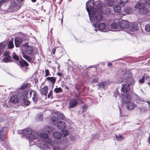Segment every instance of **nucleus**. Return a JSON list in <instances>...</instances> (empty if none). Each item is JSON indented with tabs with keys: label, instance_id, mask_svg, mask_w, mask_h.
I'll list each match as a JSON object with an SVG mask.
<instances>
[{
	"label": "nucleus",
	"instance_id": "nucleus-6",
	"mask_svg": "<svg viewBox=\"0 0 150 150\" xmlns=\"http://www.w3.org/2000/svg\"><path fill=\"white\" fill-rule=\"evenodd\" d=\"M129 25L130 24L129 21L122 20L120 22V29H119V30L121 31L123 30L124 29L127 28Z\"/></svg>",
	"mask_w": 150,
	"mask_h": 150
},
{
	"label": "nucleus",
	"instance_id": "nucleus-60",
	"mask_svg": "<svg viewBox=\"0 0 150 150\" xmlns=\"http://www.w3.org/2000/svg\"><path fill=\"white\" fill-rule=\"evenodd\" d=\"M56 49L55 48H53L52 50V52L54 54H55L56 51Z\"/></svg>",
	"mask_w": 150,
	"mask_h": 150
},
{
	"label": "nucleus",
	"instance_id": "nucleus-52",
	"mask_svg": "<svg viewBox=\"0 0 150 150\" xmlns=\"http://www.w3.org/2000/svg\"><path fill=\"white\" fill-rule=\"evenodd\" d=\"M145 80V77L144 76L141 79L139 80V82L140 83L142 84L144 83Z\"/></svg>",
	"mask_w": 150,
	"mask_h": 150
},
{
	"label": "nucleus",
	"instance_id": "nucleus-43",
	"mask_svg": "<svg viewBox=\"0 0 150 150\" xmlns=\"http://www.w3.org/2000/svg\"><path fill=\"white\" fill-rule=\"evenodd\" d=\"M116 137L117 140H123L124 138L122 135L120 134H119L118 135H116Z\"/></svg>",
	"mask_w": 150,
	"mask_h": 150
},
{
	"label": "nucleus",
	"instance_id": "nucleus-32",
	"mask_svg": "<svg viewBox=\"0 0 150 150\" xmlns=\"http://www.w3.org/2000/svg\"><path fill=\"white\" fill-rule=\"evenodd\" d=\"M113 9L115 12L119 13L121 11V8L119 6H116L114 7Z\"/></svg>",
	"mask_w": 150,
	"mask_h": 150
},
{
	"label": "nucleus",
	"instance_id": "nucleus-27",
	"mask_svg": "<svg viewBox=\"0 0 150 150\" xmlns=\"http://www.w3.org/2000/svg\"><path fill=\"white\" fill-rule=\"evenodd\" d=\"M145 6V5L143 3L141 2L138 3L135 6V8H136L139 9V10L142 9Z\"/></svg>",
	"mask_w": 150,
	"mask_h": 150
},
{
	"label": "nucleus",
	"instance_id": "nucleus-22",
	"mask_svg": "<svg viewBox=\"0 0 150 150\" xmlns=\"http://www.w3.org/2000/svg\"><path fill=\"white\" fill-rule=\"evenodd\" d=\"M19 63L20 66L22 67H24L25 66L28 67L29 65V64L23 59L19 61Z\"/></svg>",
	"mask_w": 150,
	"mask_h": 150
},
{
	"label": "nucleus",
	"instance_id": "nucleus-51",
	"mask_svg": "<svg viewBox=\"0 0 150 150\" xmlns=\"http://www.w3.org/2000/svg\"><path fill=\"white\" fill-rule=\"evenodd\" d=\"M144 2V4H146L147 6H149L150 5V1L149 0H145L142 1Z\"/></svg>",
	"mask_w": 150,
	"mask_h": 150
},
{
	"label": "nucleus",
	"instance_id": "nucleus-57",
	"mask_svg": "<svg viewBox=\"0 0 150 150\" xmlns=\"http://www.w3.org/2000/svg\"><path fill=\"white\" fill-rule=\"evenodd\" d=\"M119 79V80L118 81H117V83H120L123 81V79L122 78H118Z\"/></svg>",
	"mask_w": 150,
	"mask_h": 150
},
{
	"label": "nucleus",
	"instance_id": "nucleus-21",
	"mask_svg": "<svg viewBox=\"0 0 150 150\" xmlns=\"http://www.w3.org/2000/svg\"><path fill=\"white\" fill-rule=\"evenodd\" d=\"M138 29V26L137 23H132L130 27V30L132 31H135Z\"/></svg>",
	"mask_w": 150,
	"mask_h": 150
},
{
	"label": "nucleus",
	"instance_id": "nucleus-15",
	"mask_svg": "<svg viewBox=\"0 0 150 150\" xmlns=\"http://www.w3.org/2000/svg\"><path fill=\"white\" fill-rule=\"evenodd\" d=\"M10 101L11 103L16 104L18 102L19 98L18 96L16 95H13L10 98Z\"/></svg>",
	"mask_w": 150,
	"mask_h": 150
},
{
	"label": "nucleus",
	"instance_id": "nucleus-28",
	"mask_svg": "<svg viewBox=\"0 0 150 150\" xmlns=\"http://www.w3.org/2000/svg\"><path fill=\"white\" fill-rule=\"evenodd\" d=\"M53 136L55 139H59L62 137L61 134L57 132H54Z\"/></svg>",
	"mask_w": 150,
	"mask_h": 150
},
{
	"label": "nucleus",
	"instance_id": "nucleus-55",
	"mask_svg": "<svg viewBox=\"0 0 150 150\" xmlns=\"http://www.w3.org/2000/svg\"><path fill=\"white\" fill-rule=\"evenodd\" d=\"M143 101L142 100L139 99L136 100V103L139 104H141L142 103Z\"/></svg>",
	"mask_w": 150,
	"mask_h": 150
},
{
	"label": "nucleus",
	"instance_id": "nucleus-53",
	"mask_svg": "<svg viewBox=\"0 0 150 150\" xmlns=\"http://www.w3.org/2000/svg\"><path fill=\"white\" fill-rule=\"evenodd\" d=\"M24 84L26 88H29L31 86V84L30 83H25Z\"/></svg>",
	"mask_w": 150,
	"mask_h": 150
},
{
	"label": "nucleus",
	"instance_id": "nucleus-37",
	"mask_svg": "<svg viewBox=\"0 0 150 150\" xmlns=\"http://www.w3.org/2000/svg\"><path fill=\"white\" fill-rule=\"evenodd\" d=\"M54 91L56 93H62L63 92L62 89L61 87L55 88L54 89Z\"/></svg>",
	"mask_w": 150,
	"mask_h": 150
},
{
	"label": "nucleus",
	"instance_id": "nucleus-29",
	"mask_svg": "<svg viewBox=\"0 0 150 150\" xmlns=\"http://www.w3.org/2000/svg\"><path fill=\"white\" fill-rule=\"evenodd\" d=\"M105 3L107 5L110 6H114L115 4L114 0H106Z\"/></svg>",
	"mask_w": 150,
	"mask_h": 150
},
{
	"label": "nucleus",
	"instance_id": "nucleus-42",
	"mask_svg": "<svg viewBox=\"0 0 150 150\" xmlns=\"http://www.w3.org/2000/svg\"><path fill=\"white\" fill-rule=\"evenodd\" d=\"M145 81H146L145 82L150 86V76H146L145 77Z\"/></svg>",
	"mask_w": 150,
	"mask_h": 150
},
{
	"label": "nucleus",
	"instance_id": "nucleus-14",
	"mask_svg": "<svg viewBox=\"0 0 150 150\" xmlns=\"http://www.w3.org/2000/svg\"><path fill=\"white\" fill-rule=\"evenodd\" d=\"M22 39L18 37H17L14 39V42L15 46L17 47H19L23 42Z\"/></svg>",
	"mask_w": 150,
	"mask_h": 150
},
{
	"label": "nucleus",
	"instance_id": "nucleus-35",
	"mask_svg": "<svg viewBox=\"0 0 150 150\" xmlns=\"http://www.w3.org/2000/svg\"><path fill=\"white\" fill-rule=\"evenodd\" d=\"M89 12H88L89 14H91L92 15H94L96 13V8L93 7L90 9V10Z\"/></svg>",
	"mask_w": 150,
	"mask_h": 150
},
{
	"label": "nucleus",
	"instance_id": "nucleus-18",
	"mask_svg": "<svg viewBox=\"0 0 150 150\" xmlns=\"http://www.w3.org/2000/svg\"><path fill=\"white\" fill-rule=\"evenodd\" d=\"M56 79L54 77H47L45 79V81H48L54 85L56 82Z\"/></svg>",
	"mask_w": 150,
	"mask_h": 150
},
{
	"label": "nucleus",
	"instance_id": "nucleus-30",
	"mask_svg": "<svg viewBox=\"0 0 150 150\" xmlns=\"http://www.w3.org/2000/svg\"><path fill=\"white\" fill-rule=\"evenodd\" d=\"M39 136L40 138L43 139H48L49 138L48 134L44 133H40Z\"/></svg>",
	"mask_w": 150,
	"mask_h": 150
},
{
	"label": "nucleus",
	"instance_id": "nucleus-7",
	"mask_svg": "<svg viewBox=\"0 0 150 150\" xmlns=\"http://www.w3.org/2000/svg\"><path fill=\"white\" fill-rule=\"evenodd\" d=\"M78 101H79L81 103H82V101L80 98H78L76 99L75 98H72L70 100L69 107L70 108H72L76 107L78 104Z\"/></svg>",
	"mask_w": 150,
	"mask_h": 150
},
{
	"label": "nucleus",
	"instance_id": "nucleus-62",
	"mask_svg": "<svg viewBox=\"0 0 150 150\" xmlns=\"http://www.w3.org/2000/svg\"><path fill=\"white\" fill-rule=\"evenodd\" d=\"M3 118L2 117H1L0 116V122H2L3 121Z\"/></svg>",
	"mask_w": 150,
	"mask_h": 150
},
{
	"label": "nucleus",
	"instance_id": "nucleus-64",
	"mask_svg": "<svg viewBox=\"0 0 150 150\" xmlns=\"http://www.w3.org/2000/svg\"><path fill=\"white\" fill-rule=\"evenodd\" d=\"M102 6H101V4H99L98 5V7H102Z\"/></svg>",
	"mask_w": 150,
	"mask_h": 150
},
{
	"label": "nucleus",
	"instance_id": "nucleus-39",
	"mask_svg": "<svg viewBox=\"0 0 150 150\" xmlns=\"http://www.w3.org/2000/svg\"><path fill=\"white\" fill-rule=\"evenodd\" d=\"M61 130L62 131L61 134L62 136L65 137L68 135V133L67 130H65V129Z\"/></svg>",
	"mask_w": 150,
	"mask_h": 150
},
{
	"label": "nucleus",
	"instance_id": "nucleus-61",
	"mask_svg": "<svg viewBox=\"0 0 150 150\" xmlns=\"http://www.w3.org/2000/svg\"><path fill=\"white\" fill-rule=\"evenodd\" d=\"M62 74L60 72H58L57 75L59 76H62Z\"/></svg>",
	"mask_w": 150,
	"mask_h": 150
},
{
	"label": "nucleus",
	"instance_id": "nucleus-5",
	"mask_svg": "<svg viewBox=\"0 0 150 150\" xmlns=\"http://www.w3.org/2000/svg\"><path fill=\"white\" fill-rule=\"evenodd\" d=\"M103 19V16L101 14H98L96 16H92L90 17L91 21L96 26L97 25L98 22L101 21Z\"/></svg>",
	"mask_w": 150,
	"mask_h": 150
},
{
	"label": "nucleus",
	"instance_id": "nucleus-17",
	"mask_svg": "<svg viewBox=\"0 0 150 150\" xmlns=\"http://www.w3.org/2000/svg\"><path fill=\"white\" fill-rule=\"evenodd\" d=\"M127 107L129 110H132L134 109L136 106V105L131 101L127 103Z\"/></svg>",
	"mask_w": 150,
	"mask_h": 150
},
{
	"label": "nucleus",
	"instance_id": "nucleus-54",
	"mask_svg": "<svg viewBox=\"0 0 150 150\" xmlns=\"http://www.w3.org/2000/svg\"><path fill=\"white\" fill-rule=\"evenodd\" d=\"M7 0H0V7L4 3H6Z\"/></svg>",
	"mask_w": 150,
	"mask_h": 150
},
{
	"label": "nucleus",
	"instance_id": "nucleus-24",
	"mask_svg": "<svg viewBox=\"0 0 150 150\" xmlns=\"http://www.w3.org/2000/svg\"><path fill=\"white\" fill-rule=\"evenodd\" d=\"M139 11L140 13L143 15H146L148 13L149 10L145 6L142 9L139 10Z\"/></svg>",
	"mask_w": 150,
	"mask_h": 150
},
{
	"label": "nucleus",
	"instance_id": "nucleus-10",
	"mask_svg": "<svg viewBox=\"0 0 150 150\" xmlns=\"http://www.w3.org/2000/svg\"><path fill=\"white\" fill-rule=\"evenodd\" d=\"M7 131L6 127H3L0 131V140L1 141H5L6 139V134Z\"/></svg>",
	"mask_w": 150,
	"mask_h": 150
},
{
	"label": "nucleus",
	"instance_id": "nucleus-4",
	"mask_svg": "<svg viewBox=\"0 0 150 150\" xmlns=\"http://www.w3.org/2000/svg\"><path fill=\"white\" fill-rule=\"evenodd\" d=\"M134 80L131 79L129 78L127 80V84H122V86L121 88V91L123 92V94L124 95L125 93L127 94V92L128 91V88L129 87L134 83Z\"/></svg>",
	"mask_w": 150,
	"mask_h": 150
},
{
	"label": "nucleus",
	"instance_id": "nucleus-23",
	"mask_svg": "<svg viewBox=\"0 0 150 150\" xmlns=\"http://www.w3.org/2000/svg\"><path fill=\"white\" fill-rule=\"evenodd\" d=\"M106 27V25L104 23H100L97 25V28L98 30L100 31L104 30L105 28Z\"/></svg>",
	"mask_w": 150,
	"mask_h": 150
},
{
	"label": "nucleus",
	"instance_id": "nucleus-9",
	"mask_svg": "<svg viewBox=\"0 0 150 150\" xmlns=\"http://www.w3.org/2000/svg\"><path fill=\"white\" fill-rule=\"evenodd\" d=\"M122 93H123V92ZM123 93H122V103L124 104H127V103L131 101L132 98L128 94H127L126 96H124V94L123 95Z\"/></svg>",
	"mask_w": 150,
	"mask_h": 150
},
{
	"label": "nucleus",
	"instance_id": "nucleus-11",
	"mask_svg": "<svg viewBox=\"0 0 150 150\" xmlns=\"http://www.w3.org/2000/svg\"><path fill=\"white\" fill-rule=\"evenodd\" d=\"M29 94L30 95V97H31L33 95V100L34 102H36L38 99V95L37 92L35 90H32L30 91Z\"/></svg>",
	"mask_w": 150,
	"mask_h": 150
},
{
	"label": "nucleus",
	"instance_id": "nucleus-33",
	"mask_svg": "<svg viewBox=\"0 0 150 150\" xmlns=\"http://www.w3.org/2000/svg\"><path fill=\"white\" fill-rule=\"evenodd\" d=\"M23 57L28 62H31L32 58L24 54H23Z\"/></svg>",
	"mask_w": 150,
	"mask_h": 150
},
{
	"label": "nucleus",
	"instance_id": "nucleus-63",
	"mask_svg": "<svg viewBox=\"0 0 150 150\" xmlns=\"http://www.w3.org/2000/svg\"><path fill=\"white\" fill-rule=\"evenodd\" d=\"M112 63H108L107 64V66H112Z\"/></svg>",
	"mask_w": 150,
	"mask_h": 150
},
{
	"label": "nucleus",
	"instance_id": "nucleus-25",
	"mask_svg": "<svg viewBox=\"0 0 150 150\" xmlns=\"http://www.w3.org/2000/svg\"><path fill=\"white\" fill-rule=\"evenodd\" d=\"M3 62L7 63L12 62L11 56L10 55H8L4 57L3 59Z\"/></svg>",
	"mask_w": 150,
	"mask_h": 150
},
{
	"label": "nucleus",
	"instance_id": "nucleus-34",
	"mask_svg": "<svg viewBox=\"0 0 150 150\" xmlns=\"http://www.w3.org/2000/svg\"><path fill=\"white\" fill-rule=\"evenodd\" d=\"M150 102H147V104L145 105L143 109L144 111H148L150 109Z\"/></svg>",
	"mask_w": 150,
	"mask_h": 150
},
{
	"label": "nucleus",
	"instance_id": "nucleus-44",
	"mask_svg": "<svg viewBox=\"0 0 150 150\" xmlns=\"http://www.w3.org/2000/svg\"><path fill=\"white\" fill-rule=\"evenodd\" d=\"M120 116H127L128 115V112H127V110H123V112H122V113L120 110Z\"/></svg>",
	"mask_w": 150,
	"mask_h": 150
},
{
	"label": "nucleus",
	"instance_id": "nucleus-50",
	"mask_svg": "<svg viewBox=\"0 0 150 150\" xmlns=\"http://www.w3.org/2000/svg\"><path fill=\"white\" fill-rule=\"evenodd\" d=\"M57 117L58 118V120H64V115L63 114H60L58 115Z\"/></svg>",
	"mask_w": 150,
	"mask_h": 150
},
{
	"label": "nucleus",
	"instance_id": "nucleus-2",
	"mask_svg": "<svg viewBox=\"0 0 150 150\" xmlns=\"http://www.w3.org/2000/svg\"><path fill=\"white\" fill-rule=\"evenodd\" d=\"M18 134L25 137L27 139H35L39 135L38 133L33 131L31 129L29 128L20 130Z\"/></svg>",
	"mask_w": 150,
	"mask_h": 150
},
{
	"label": "nucleus",
	"instance_id": "nucleus-46",
	"mask_svg": "<svg viewBox=\"0 0 150 150\" xmlns=\"http://www.w3.org/2000/svg\"><path fill=\"white\" fill-rule=\"evenodd\" d=\"M128 0H120L119 4L120 5H124L125 3H127Z\"/></svg>",
	"mask_w": 150,
	"mask_h": 150
},
{
	"label": "nucleus",
	"instance_id": "nucleus-47",
	"mask_svg": "<svg viewBox=\"0 0 150 150\" xmlns=\"http://www.w3.org/2000/svg\"><path fill=\"white\" fill-rule=\"evenodd\" d=\"M145 29L148 32H150V24H147L146 25Z\"/></svg>",
	"mask_w": 150,
	"mask_h": 150
},
{
	"label": "nucleus",
	"instance_id": "nucleus-13",
	"mask_svg": "<svg viewBox=\"0 0 150 150\" xmlns=\"http://www.w3.org/2000/svg\"><path fill=\"white\" fill-rule=\"evenodd\" d=\"M94 2L93 0H89L86 3V8L88 12H89L90 9L93 8L94 6Z\"/></svg>",
	"mask_w": 150,
	"mask_h": 150
},
{
	"label": "nucleus",
	"instance_id": "nucleus-48",
	"mask_svg": "<svg viewBox=\"0 0 150 150\" xmlns=\"http://www.w3.org/2000/svg\"><path fill=\"white\" fill-rule=\"evenodd\" d=\"M45 77L50 75V73L49 70L48 69H45Z\"/></svg>",
	"mask_w": 150,
	"mask_h": 150
},
{
	"label": "nucleus",
	"instance_id": "nucleus-16",
	"mask_svg": "<svg viewBox=\"0 0 150 150\" xmlns=\"http://www.w3.org/2000/svg\"><path fill=\"white\" fill-rule=\"evenodd\" d=\"M48 88L47 86H45L43 88H41L40 90V93L42 95L47 96L48 93Z\"/></svg>",
	"mask_w": 150,
	"mask_h": 150
},
{
	"label": "nucleus",
	"instance_id": "nucleus-38",
	"mask_svg": "<svg viewBox=\"0 0 150 150\" xmlns=\"http://www.w3.org/2000/svg\"><path fill=\"white\" fill-rule=\"evenodd\" d=\"M106 84V82L103 81L98 84L97 85L99 86V88H103Z\"/></svg>",
	"mask_w": 150,
	"mask_h": 150
},
{
	"label": "nucleus",
	"instance_id": "nucleus-26",
	"mask_svg": "<svg viewBox=\"0 0 150 150\" xmlns=\"http://www.w3.org/2000/svg\"><path fill=\"white\" fill-rule=\"evenodd\" d=\"M30 101L24 98L22 100L21 105L24 107H27L30 104Z\"/></svg>",
	"mask_w": 150,
	"mask_h": 150
},
{
	"label": "nucleus",
	"instance_id": "nucleus-45",
	"mask_svg": "<svg viewBox=\"0 0 150 150\" xmlns=\"http://www.w3.org/2000/svg\"><path fill=\"white\" fill-rule=\"evenodd\" d=\"M88 108V105L86 104L82 106V108L83 110L82 111V113H83L86 111V110Z\"/></svg>",
	"mask_w": 150,
	"mask_h": 150
},
{
	"label": "nucleus",
	"instance_id": "nucleus-56",
	"mask_svg": "<svg viewBox=\"0 0 150 150\" xmlns=\"http://www.w3.org/2000/svg\"><path fill=\"white\" fill-rule=\"evenodd\" d=\"M53 91H50V92L48 94V98H50L51 96L52 95Z\"/></svg>",
	"mask_w": 150,
	"mask_h": 150
},
{
	"label": "nucleus",
	"instance_id": "nucleus-20",
	"mask_svg": "<svg viewBox=\"0 0 150 150\" xmlns=\"http://www.w3.org/2000/svg\"><path fill=\"white\" fill-rule=\"evenodd\" d=\"M52 131V129L51 127L49 126H45L43 128V131L49 134L51 133Z\"/></svg>",
	"mask_w": 150,
	"mask_h": 150
},
{
	"label": "nucleus",
	"instance_id": "nucleus-3",
	"mask_svg": "<svg viewBox=\"0 0 150 150\" xmlns=\"http://www.w3.org/2000/svg\"><path fill=\"white\" fill-rule=\"evenodd\" d=\"M23 1V0H11L9 10L13 12L18 10L22 6V3Z\"/></svg>",
	"mask_w": 150,
	"mask_h": 150
},
{
	"label": "nucleus",
	"instance_id": "nucleus-40",
	"mask_svg": "<svg viewBox=\"0 0 150 150\" xmlns=\"http://www.w3.org/2000/svg\"><path fill=\"white\" fill-rule=\"evenodd\" d=\"M12 57L16 61H18L19 60V58L18 56L16 55L14 52L13 53Z\"/></svg>",
	"mask_w": 150,
	"mask_h": 150
},
{
	"label": "nucleus",
	"instance_id": "nucleus-41",
	"mask_svg": "<svg viewBox=\"0 0 150 150\" xmlns=\"http://www.w3.org/2000/svg\"><path fill=\"white\" fill-rule=\"evenodd\" d=\"M51 120L53 122V123L55 124L58 121V118L57 117L54 116L52 118Z\"/></svg>",
	"mask_w": 150,
	"mask_h": 150
},
{
	"label": "nucleus",
	"instance_id": "nucleus-12",
	"mask_svg": "<svg viewBox=\"0 0 150 150\" xmlns=\"http://www.w3.org/2000/svg\"><path fill=\"white\" fill-rule=\"evenodd\" d=\"M57 127L60 130H64L66 128V125L65 123L63 121H60L57 123Z\"/></svg>",
	"mask_w": 150,
	"mask_h": 150
},
{
	"label": "nucleus",
	"instance_id": "nucleus-19",
	"mask_svg": "<svg viewBox=\"0 0 150 150\" xmlns=\"http://www.w3.org/2000/svg\"><path fill=\"white\" fill-rule=\"evenodd\" d=\"M110 26L113 29H116L117 31H120L119 30L120 29V23H118L117 22H114L110 25Z\"/></svg>",
	"mask_w": 150,
	"mask_h": 150
},
{
	"label": "nucleus",
	"instance_id": "nucleus-49",
	"mask_svg": "<svg viewBox=\"0 0 150 150\" xmlns=\"http://www.w3.org/2000/svg\"><path fill=\"white\" fill-rule=\"evenodd\" d=\"M99 79L97 77L93 78L92 79L91 82L95 83H97L98 82Z\"/></svg>",
	"mask_w": 150,
	"mask_h": 150
},
{
	"label": "nucleus",
	"instance_id": "nucleus-58",
	"mask_svg": "<svg viewBox=\"0 0 150 150\" xmlns=\"http://www.w3.org/2000/svg\"><path fill=\"white\" fill-rule=\"evenodd\" d=\"M9 54V53L8 52L6 51L4 52L3 55L4 56H7L8 55H9L8 54Z\"/></svg>",
	"mask_w": 150,
	"mask_h": 150
},
{
	"label": "nucleus",
	"instance_id": "nucleus-31",
	"mask_svg": "<svg viewBox=\"0 0 150 150\" xmlns=\"http://www.w3.org/2000/svg\"><path fill=\"white\" fill-rule=\"evenodd\" d=\"M132 11L131 8L130 7H127L125 8L124 10L125 12L127 14L131 13L132 12Z\"/></svg>",
	"mask_w": 150,
	"mask_h": 150
},
{
	"label": "nucleus",
	"instance_id": "nucleus-59",
	"mask_svg": "<svg viewBox=\"0 0 150 150\" xmlns=\"http://www.w3.org/2000/svg\"><path fill=\"white\" fill-rule=\"evenodd\" d=\"M27 88L26 87L25 85L24 84V83L22 84V85L21 88V89L22 90L25 89L26 88Z\"/></svg>",
	"mask_w": 150,
	"mask_h": 150
},
{
	"label": "nucleus",
	"instance_id": "nucleus-36",
	"mask_svg": "<svg viewBox=\"0 0 150 150\" xmlns=\"http://www.w3.org/2000/svg\"><path fill=\"white\" fill-rule=\"evenodd\" d=\"M14 47L13 43V40L11 41H10L8 44V49H12Z\"/></svg>",
	"mask_w": 150,
	"mask_h": 150
},
{
	"label": "nucleus",
	"instance_id": "nucleus-8",
	"mask_svg": "<svg viewBox=\"0 0 150 150\" xmlns=\"http://www.w3.org/2000/svg\"><path fill=\"white\" fill-rule=\"evenodd\" d=\"M23 46L25 47L24 51L26 54L30 55L33 53L34 50L32 46L28 45L26 43L23 44Z\"/></svg>",
	"mask_w": 150,
	"mask_h": 150
},
{
	"label": "nucleus",
	"instance_id": "nucleus-1",
	"mask_svg": "<svg viewBox=\"0 0 150 150\" xmlns=\"http://www.w3.org/2000/svg\"><path fill=\"white\" fill-rule=\"evenodd\" d=\"M61 141H41L40 143L36 144V145L42 150H45L52 146L53 150H61L59 146L61 144Z\"/></svg>",
	"mask_w": 150,
	"mask_h": 150
}]
</instances>
